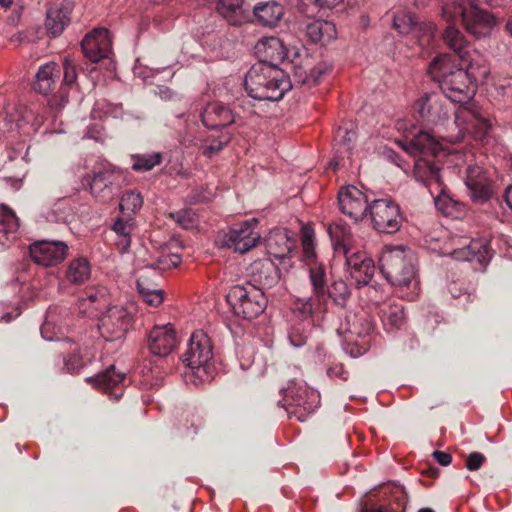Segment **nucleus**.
<instances>
[{"label":"nucleus","instance_id":"13","mask_svg":"<svg viewBox=\"0 0 512 512\" xmlns=\"http://www.w3.org/2000/svg\"><path fill=\"white\" fill-rule=\"evenodd\" d=\"M257 220L245 221L233 225L227 232L218 236L217 242L222 246L233 249L234 252L246 253L254 248L260 241L261 236L256 230Z\"/></svg>","mask_w":512,"mask_h":512},{"label":"nucleus","instance_id":"41","mask_svg":"<svg viewBox=\"0 0 512 512\" xmlns=\"http://www.w3.org/2000/svg\"><path fill=\"white\" fill-rule=\"evenodd\" d=\"M436 33V26L432 22L416 20L411 38L417 40L421 47L428 46Z\"/></svg>","mask_w":512,"mask_h":512},{"label":"nucleus","instance_id":"34","mask_svg":"<svg viewBox=\"0 0 512 512\" xmlns=\"http://www.w3.org/2000/svg\"><path fill=\"white\" fill-rule=\"evenodd\" d=\"M305 318L302 321L295 322L291 325L288 330V339L292 346L294 347H302L306 344L308 338L310 337L312 330V322L308 319L309 316H304Z\"/></svg>","mask_w":512,"mask_h":512},{"label":"nucleus","instance_id":"57","mask_svg":"<svg viewBox=\"0 0 512 512\" xmlns=\"http://www.w3.org/2000/svg\"><path fill=\"white\" fill-rule=\"evenodd\" d=\"M46 219L52 223L66 222L67 213L60 206H57L56 208H53L51 211L47 212Z\"/></svg>","mask_w":512,"mask_h":512},{"label":"nucleus","instance_id":"60","mask_svg":"<svg viewBox=\"0 0 512 512\" xmlns=\"http://www.w3.org/2000/svg\"><path fill=\"white\" fill-rule=\"evenodd\" d=\"M329 377H338L342 380H347L349 377L348 371H346L342 364H335L334 366H331L328 371Z\"/></svg>","mask_w":512,"mask_h":512},{"label":"nucleus","instance_id":"44","mask_svg":"<svg viewBox=\"0 0 512 512\" xmlns=\"http://www.w3.org/2000/svg\"><path fill=\"white\" fill-rule=\"evenodd\" d=\"M302 260L305 265L320 261L315 252L314 232L309 228H303L301 235Z\"/></svg>","mask_w":512,"mask_h":512},{"label":"nucleus","instance_id":"6","mask_svg":"<svg viewBox=\"0 0 512 512\" xmlns=\"http://www.w3.org/2000/svg\"><path fill=\"white\" fill-rule=\"evenodd\" d=\"M226 300L234 314L246 320H253L267 307V298L261 288L246 283L230 288Z\"/></svg>","mask_w":512,"mask_h":512},{"label":"nucleus","instance_id":"36","mask_svg":"<svg viewBox=\"0 0 512 512\" xmlns=\"http://www.w3.org/2000/svg\"><path fill=\"white\" fill-rule=\"evenodd\" d=\"M135 228V221L129 217L127 219L117 218L112 225V230L120 238L118 245H121L123 251L127 250L131 243V233Z\"/></svg>","mask_w":512,"mask_h":512},{"label":"nucleus","instance_id":"45","mask_svg":"<svg viewBox=\"0 0 512 512\" xmlns=\"http://www.w3.org/2000/svg\"><path fill=\"white\" fill-rule=\"evenodd\" d=\"M467 188L471 199L479 204L488 201L493 194L492 183L488 178L484 181L472 182V184L467 185Z\"/></svg>","mask_w":512,"mask_h":512},{"label":"nucleus","instance_id":"18","mask_svg":"<svg viewBox=\"0 0 512 512\" xmlns=\"http://www.w3.org/2000/svg\"><path fill=\"white\" fill-rule=\"evenodd\" d=\"M32 259L43 266H56L67 256L68 246L63 241L40 240L30 245Z\"/></svg>","mask_w":512,"mask_h":512},{"label":"nucleus","instance_id":"26","mask_svg":"<svg viewBox=\"0 0 512 512\" xmlns=\"http://www.w3.org/2000/svg\"><path fill=\"white\" fill-rule=\"evenodd\" d=\"M388 502L377 505L373 501L364 503L360 512H404L407 502L406 493L400 485H393L390 489Z\"/></svg>","mask_w":512,"mask_h":512},{"label":"nucleus","instance_id":"5","mask_svg":"<svg viewBox=\"0 0 512 512\" xmlns=\"http://www.w3.org/2000/svg\"><path fill=\"white\" fill-rule=\"evenodd\" d=\"M181 359L201 383L213 379L216 371L213 345L203 331H196L191 335L188 348Z\"/></svg>","mask_w":512,"mask_h":512},{"label":"nucleus","instance_id":"47","mask_svg":"<svg viewBox=\"0 0 512 512\" xmlns=\"http://www.w3.org/2000/svg\"><path fill=\"white\" fill-rule=\"evenodd\" d=\"M143 205V197L135 190L126 191L120 201V209L128 214H135Z\"/></svg>","mask_w":512,"mask_h":512},{"label":"nucleus","instance_id":"25","mask_svg":"<svg viewBox=\"0 0 512 512\" xmlns=\"http://www.w3.org/2000/svg\"><path fill=\"white\" fill-rule=\"evenodd\" d=\"M201 120L205 127L209 129H219L232 124L234 122V116L231 110L223 104L210 103L202 112Z\"/></svg>","mask_w":512,"mask_h":512},{"label":"nucleus","instance_id":"49","mask_svg":"<svg viewBox=\"0 0 512 512\" xmlns=\"http://www.w3.org/2000/svg\"><path fill=\"white\" fill-rule=\"evenodd\" d=\"M416 20V17L411 14H399L394 16L393 26L399 33L411 36Z\"/></svg>","mask_w":512,"mask_h":512},{"label":"nucleus","instance_id":"58","mask_svg":"<svg viewBox=\"0 0 512 512\" xmlns=\"http://www.w3.org/2000/svg\"><path fill=\"white\" fill-rule=\"evenodd\" d=\"M143 301L153 307H158L164 300L162 289H157L155 292L148 293L141 296Z\"/></svg>","mask_w":512,"mask_h":512},{"label":"nucleus","instance_id":"56","mask_svg":"<svg viewBox=\"0 0 512 512\" xmlns=\"http://www.w3.org/2000/svg\"><path fill=\"white\" fill-rule=\"evenodd\" d=\"M355 139L356 133L346 127H339L336 131L335 140L347 145L348 149L351 148L350 144L354 142Z\"/></svg>","mask_w":512,"mask_h":512},{"label":"nucleus","instance_id":"2","mask_svg":"<svg viewBox=\"0 0 512 512\" xmlns=\"http://www.w3.org/2000/svg\"><path fill=\"white\" fill-rule=\"evenodd\" d=\"M403 148L411 155H421L415 160L413 175L434 196L435 190L443 185L439 159L446 154L442 145L431 134L421 130L411 139H407Z\"/></svg>","mask_w":512,"mask_h":512},{"label":"nucleus","instance_id":"32","mask_svg":"<svg viewBox=\"0 0 512 512\" xmlns=\"http://www.w3.org/2000/svg\"><path fill=\"white\" fill-rule=\"evenodd\" d=\"M90 276L91 266L85 257L71 260L65 271V280L73 285H82Z\"/></svg>","mask_w":512,"mask_h":512},{"label":"nucleus","instance_id":"7","mask_svg":"<svg viewBox=\"0 0 512 512\" xmlns=\"http://www.w3.org/2000/svg\"><path fill=\"white\" fill-rule=\"evenodd\" d=\"M311 286V296L298 300L297 310L304 316H312L314 313L325 311L326 298L329 287V271L323 261L306 265Z\"/></svg>","mask_w":512,"mask_h":512},{"label":"nucleus","instance_id":"1","mask_svg":"<svg viewBox=\"0 0 512 512\" xmlns=\"http://www.w3.org/2000/svg\"><path fill=\"white\" fill-rule=\"evenodd\" d=\"M427 73L439 84L449 100L464 103L456 112V121L463 123L476 139L482 140L490 130L491 124L480 107L469 102L474 94L469 69L462 66H428Z\"/></svg>","mask_w":512,"mask_h":512},{"label":"nucleus","instance_id":"4","mask_svg":"<svg viewBox=\"0 0 512 512\" xmlns=\"http://www.w3.org/2000/svg\"><path fill=\"white\" fill-rule=\"evenodd\" d=\"M244 84L250 97L268 101L281 100L293 87L290 77L279 66H251Z\"/></svg>","mask_w":512,"mask_h":512},{"label":"nucleus","instance_id":"16","mask_svg":"<svg viewBox=\"0 0 512 512\" xmlns=\"http://www.w3.org/2000/svg\"><path fill=\"white\" fill-rule=\"evenodd\" d=\"M84 55L93 63L110 59L112 53V40L106 28H95L85 35L81 42Z\"/></svg>","mask_w":512,"mask_h":512},{"label":"nucleus","instance_id":"52","mask_svg":"<svg viewBox=\"0 0 512 512\" xmlns=\"http://www.w3.org/2000/svg\"><path fill=\"white\" fill-rule=\"evenodd\" d=\"M171 217L184 229H190L195 225L196 214L191 209L181 210L176 213H172Z\"/></svg>","mask_w":512,"mask_h":512},{"label":"nucleus","instance_id":"40","mask_svg":"<svg viewBox=\"0 0 512 512\" xmlns=\"http://www.w3.org/2000/svg\"><path fill=\"white\" fill-rule=\"evenodd\" d=\"M324 73L325 71L315 69V67L310 68L308 72L306 66H293L294 83L299 85L312 87L319 82L321 75Z\"/></svg>","mask_w":512,"mask_h":512},{"label":"nucleus","instance_id":"23","mask_svg":"<svg viewBox=\"0 0 512 512\" xmlns=\"http://www.w3.org/2000/svg\"><path fill=\"white\" fill-rule=\"evenodd\" d=\"M452 257L459 261L475 262L479 268H484L492 258V249L488 240L472 239L467 245L454 249L451 253Z\"/></svg>","mask_w":512,"mask_h":512},{"label":"nucleus","instance_id":"14","mask_svg":"<svg viewBox=\"0 0 512 512\" xmlns=\"http://www.w3.org/2000/svg\"><path fill=\"white\" fill-rule=\"evenodd\" d=\"M370 202L369 196L353 185L342 187L338 192L340 211L355 222L366 217Z\"/></svg>","mask_w":512,"mask_h":512},{"label":"nucleus","instance_id":"21","mask_svg":"<svg viewBox=\"0 0 512 512\" xmlns=\"http://www.w3.org/2000/svg\"><path fill=\"white\" fill-rule=\"evenodd\" d=\"M120 175L112 169L94 172L88 180L91 194L102 202L111 200L118 191Z\"/></svg>","mask_w":512,"mask_h":512},{"label":"nucleus","instance_id":"10","mask_svg":"<svg viewBox=\"0 0 512 512\" xmlns=\"http://www.w3.org/2000/svg\"><path fill=\"white\" fill-rule=\"evenodd\" d=\"M368 212L373 228L380 233L393 234L401 228L403 216L391 198L371 200Z\"/></svg>","mask_w":512,"mask_h":512},{"label":"nucleus","instance_id":"19","mask_svg":"<svg viewBox=\"0 0 512 512\" xmlns=\"http://www.w3.org/2000/svg\"><path fill=\"white\" fill-rule=\"evenodd\" d=\"M72 11L73 3L68 0H59L47 8L45 29L49 37L55 38L63 33L71 22Z\"/></svg>","mask_w":512,"mask_h":512},{"label":"nucleus","instance_id":"53","mask_svg":"<svg viewBox=\"0 0 512 512\" xmlns=\"http://www.w3.org/2000/svg\"><path fill=\"white\" fill-rule=\"evenodd\" d=\"M137 289L140 296H143L155 292L159 287L155 282L151 281L149 276L142 273L137 279Z\"/></svg>","mask_w":512,"mask_h":512},{"label":"nucleus","instance_id":"61","mask_svg":"<svg viewBox=\"0 0 512 512\" xmlns=\"http://www.w3.org/2000/svg\"><path fill=\"white\" fill-rule=\"evenodd\" d=\"M433 458L442 466H448L452 462L451 454L436 450L432 453Z\"/></svg>","mask_w":512,"mask_h":512},{"label":"nucleus","instance_id":"62","mask_svg":"<svg viewBox=\"0 0 512 512\" xmlns=\"http://www.w3.org/2000/svg\"><path fill=\"white\" fill-rule=\"evenodd\" d=\"M64 67V81L67 84H73L77 78L76 66H63Z\"/></svg>","mask_w":512,"mask_h":512},{"label":"nucleus","instance_id":"22","mask_svg":"<svg viewBox=\"0 0 512 512\" xmlns=\"http://www.w3.org/2000/svg\"><path fill=\"white\" fill-rule=\"evenodd\" d=\"M86 381L117 400L123 395L126 375L125 373L117 372L115 366L111 365L98 375L88 377Z\"/></svg>","mask_w":512,"mask_h":512},{"label":"nucleus","instance_id":"43","mask_svg":"<svg viewBox=\"0 0 512 512\" xmlns=\"http://www.w3.org/2000/svg\"><path fill=\"white\" fill-rule=\"evenodd\" d=\"M254 269L258 271V281L266 288L274 286L279 279L278 269L271 262L256 263Z\"/></svg>","mask_w":512,"mask_h":512},{"label":"nucleus","instance_id":"63","mask_svg":"<svg viewBox=\"0 0 512 512\" xmlns=\"http://www.w3.org/2000/svg\"><path fill=\"white\" fill-rule=\"evenodd\" d=\"M312 2L320 9L332 8L343 2V0H312Z\"/></svg>","mask_w":512,"mask_h":512},{"label":"nucleus","instance_id":"51","mask_svg":"<svg viewBox=\"0 0 512 512\" xmlns=\"http://www.w3.org/2000/svg\"><path fill=\"white\" fill-rule=\"evenodd\" d=\"M181 263V257L175 253L161 255L153 264L155 269L169 270L177 267Z\"/></svg>","mask_w":512,"mask_h":512},{"label":"nucleus","instance_id":"39","mask_svg":"<svg viewBox=\"0 0 512 512\" xmlns=\"http://www.w3.org/2000/svg\"><path fill=\"white\" fill-rule=\"evenodd\" d=\"M350 296L351 291L348 284L342 279L334 280L328 287L326 304L328 303L329 299H332L336 305L344 307Z\"/></svg>","mask_w":512,"mask_h":512},{"label":"nucleus","instance_id":"64","mask_svg":"<svg viewBox=\"0 0 512 512\" xmlns=\"http://www.w3.org/2000/svg\"><path fill=\"white\" fill-rule=\"evenodd\" d=\"M504 197L507 205L512 210V184L506 189Z\"/></svg>","mask_w":512,"mask_h":512},{"label":"nucleus","instance_id":"29","mask_svg":"<svg viewBox=\"0 0 512 512\" xmlns=\"http://www.w3.org/2000/svg\"><path fill=\"white\" fill-rule=\"evenodd\" d=\"M253 14L261 25L273 28L281 21L284 8L275 1L261 2L254 6Z\"/></svg>","mask_w":512,"mask_h":512},{"label":"nucleus","instance_id":"55","mask_svg":"<svg viewBox=\"0 0 512 512\" xmlns=\"http://www.w3.org/2000/svg\"><path fill=\"white\" fill-rule=\"evenodd\" d=\"M486 457L480 452H471L466 459L465 466L469 471H476L481 468Z\"/></svg>","mask_w":512,"mask_h":512},{"label":"nucleus","instance_id":"12","mask_svg":"<svg viewBox=\"0 0 512 512\" xmlns=\"http://www.w3.org/2000/svg\"><path fill=\"white\" fill-rule=\"evenodd\" d=\"M261 46L265 56L259 59V64H277L288 61L292 64L308 62L312 57L310 49L301 43L285 46L278 38H270Z\"/></svg>","mask_w":512,"mask_h":512},{"label":"nucleus","instance_id":"54","mask_svg":"<svg viewBox=\"0 0 512 512\" xmlns=\"http://www.w3.org/2000/svg\"><path fill=\"white\" fill-rule=\"evenodd\" d=\"M485 179H487V177L484 174L482 167L478 165H469L466 168V186L472 184V182L484 181Z\"/></svg>","mask_w":512,"mask_h":512},{"label":"nucleus","instance_id":"11","mask_svg":"<svg viewBox=\"0 0 512 512\" xmlns=\"http://www.w3.org/2000/svg\"><path fill=\"white\" fill-rule=\"evenodd\" d=\"M134 322L133 312L122 305L109 306L99 318L98 330L107 341L122 339Z\"/></svg>","mask_w":512,"mask_h":512},{"label":"nucleus","instance_id":"37","mask_svg":"<svg viewBox=\"0 0 512 512\" xmlns=\"http://www.w3.org/2000/svg\"><path fill=\"white\" fill-rule=\"evenodd\" d=\"M108 300V291L105 287H90L84 291L80 298L83 306L88 302L95 310L105 308Z\"/></svg>","mask_w":512,"mask_h":512},{"label":"nucleus","instance_id":"17","mask_svg":"<svg viewBox=\"0 0 512 512\" xmlns=\"http://www.w3.org/2000/svg\"><path fill=\"white\" fill-rule=\"evenodd\" d=\"M443 40L453 51V54H438L429 64H455L457 61L472 64L464 36L457 28L448 25L443 33Z\"/></svg>","mask_w":512,"mask_h":512},{"label":"nucleus","instance_id":"28","mask_svg":"<svg viewBox=\"0 0 512 512\" xmlns=\"http://www.w3.org/2000/svg\"><path fill=\"white\" fill-rule=\"evenodd\" d=\"M327 232L330 236L334 250L338 254L347 256L350 253L352 233L350 227L342 220L328 225Z\"/></svg>","mask_w":512,"mask_h":512},{"label":"nucleus","instance_id":"33","mask_svg":"<svg viewBox=\"0 0 512 512\" xmlns=\"http://www.w3.org/2000/svg\"><path fill=\"white\" fill-rule=\"evenodd\" d=\"M379 315L387 331L399 328L404 320L403 307L397 303L383 305Z\"/></svg>","mask_w":512,"mask_h":512},{"label":"nucleus","instance_id":"46","mask_svg":"<svg viewBox=\"0 0 512 512\" xmlns=\"http://www.w3.org/2000/svg\"><path fill=\"white\" fill-rule=\"evenodd\" d=\"M54 66H40V69L36 75V81L33 83L34 90L40 93H47L50 91L54 84Z\"/></svg>","mask_w":512,"mask_h":512},{"label":"nucleus","instance_id":"27","mask_svg":"<svg viewBox=\"0 0 512 512\" xmlns=\"http://www.w3.org/2000/svg\"><path fill=\"white\" fill-rule=\"evenodd\" d=\"M295 244V240L289 237L284 229H275L266 238L267 252L277 259L287 257L294 249Z\"/></svg>","mask_w":512,"mask_h":512},{"label":"nucleus","instance_id":"9","mask_svg":"<svg viewBox=\"0 0 512 512\" xmlns=\"http://www.w3.org/2000/svg\"><path fill=\"white\" fill-rule=\"evenodd\" d=\"M452 10L453 17L459 18L467 32L476 38L486 37L494 25V17L489 12L476 7L464 9L460 5H445L442 8V16L447 22L451 20Z\"/></svg>","mask_w":512,"mask_h":512},{"label":"nucleus","instance_id":"42","mask_svg":"<svg viewBox=\"0 0 512 512\" xmlns=\"http://www.w3.org/2000/svg\"><path fill=\"white\" fill-rule=\"evenodd\" d=\"M433 197L436 208L445 215H452L459 210L458 206L461 205L447 193L444 185L435 190Z\"/></svg>","mask_w":512,"mask_h":512},{"label":"nucleus","instance_id":"8","mask_svg":"<svg viewBox=\"0 0 512 512\" xmlns=\"http://www.w3.org/2000/svg\"><path fill=\"white\" fill-rule=\"evenodd\" d=\"M281 392L283 393V407L288 417H295L300 422H304L320 405L318 392L306 386L294 384L287 389H282Z\"/></svg>","mask_w":512,"mask_h":512},{"label":"nucleus","instance_id":"24","mask_svg":"<svg viewBox=\"0 0 512 512\" xmlns=\"http://www.w3.org/2000/svg\"><path fill=\"white\" fill-rule=\"evenodd\" d=\"M176 332L172 324L155 326L148 335V348L154 355L165 357L177 345Z\"/></svg>","mask_w":512,"mask_h":512},{"label":"nucleus","instance_id":"15","mask_svg":"<svg viewBox=\"0 0 512 512\" xmlns=\"http://www.w3.org/2000/svg\"><path fill=\"white\" fill-rule=\"evenodd\" d=\"M418 121L433 126L448 118V110L442 97L437 93H426L413 106Z\"/></svg>","mask_w":512,"mask_h":512},{"label":"nucleus","instance_id":"3","mask_svg":"<svg viewBox=\"0 0 512 512\" xmlns=\"http://www.w3.org/2000/svg\"><path fill=\"white\" fill-rule=\"evenodd\" d=\"M417 258L413 250L404 246L389 247L380 257V271L393 286L407 290L413 299L419 289L416 279Z\"/></svg>","mask_w":512,"mask_h":512},{"label":"nucleus","instance_id":"48","mask_svg":"<svg viewBox=\"0 0 512 512\" xmlns=\"http://www.w3.org/2000/svg\"><path fill=\"white\" fill-rule=\"evenodd\" d=\"M19 228V220L15 213L5 205L0 206V232L14 233Z\"/></svg>","mask_w":512,"mask_h":512},{"label":"nucleus","instance_id":"38","mask_svg":"<svg viewBox=\"0 0 512 512\" xmlns=\"http://www.w3.org/2000/svg\"><path fill=\"white\" fill-rule=\"evenodd\" d=\"M163 155L160 152L135 154L131 156L134 171H150L160 165Z\"/></svg>","mask_w":512,"mask_h":512},{"label":"nucleus","instance_id":"20","mask_svg":"<svg viewBox=\"0 0 512 512\" xmlns=\"http://www.w3.org/2000/svg\"><path fill=\"white\" fill-rule=\"evenodd\" d=\"M346 258L347 271L357 287L368 285L375 274V263L364 252L349 253Z\"/></svg>","mask_w":512,"mask_h":512},{"label":"nucleus","instance_id":"50","mask_svg":"<svg viewBox=\"0 0 512 512\" xmlns=\"http://www.w3.org/2000/svg\"><path fill=\"white\" fill-rule=\"evenodd\" d=\"M230 141L229 135H222L219 139H207L205 143L201 146L202 153L207 157H212L213 155L220 152L225 145Z\"/></svg>","mask_w":512,"mask_h":512},{"label":"nucleus","instance_id":"59","mask_svg":"<svg viewBox=\"0 0 512 512\" xmlns=\"http://www.w3.org/2000/svg\"><path fill=\"white\" fill-rule=\"evenodd\" d=\"M132 71L135 76L142 78L145 82L149 83V78L154 74V70L149 66H133ZM152 84V82H150Z\"/></svg>","mask_w":512,"mask_h":512},{"label":"nucleus","instance_id":"35","mask_svg":"<svg viewBox=\"0 0 512 512\" xmlns=\"http://www.w3.org/2000/svg\"><path fill=\"white\" fill-rule=\"evenodd\" d=\"M347 328L345 331L351 335L365 337L373 331V323L364 315H352L346 318Z\"/></svg>","mask_w":512,"mask_h":512},{"label":"nucleus","instance_id":"31","mask_svg":"<svg viewBox=\"0 0 512 512\" xmlns=\"http://www.w3.org/2000/svg\"><path fill=\"white\" fill-rule=\"evenodd\" d=\"M217 8L219 13L233 26L241 25L248 18L243 7V0H219Z\"/></svg>","mask_w":512,"mask_h":512},{"label":"nucleus","instance_id":"30","mask_svg":"<svg viewBox=\"0 0 512 512\" xmlns=\"http://www.w3.org/2000/svg\"><path fill=\"white\" fill-rule=\"evenodd\" d=\"M336 34V27L331 21L315 20L306 25V35L313 43H329Z\"/></svg>","mask_w":512,"mask_h":512}]
</instances>
